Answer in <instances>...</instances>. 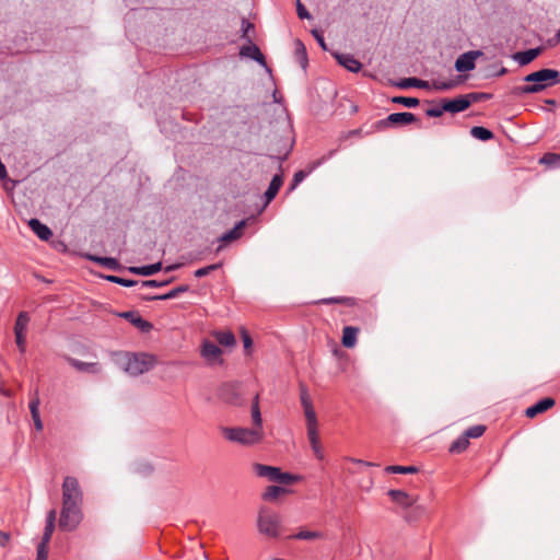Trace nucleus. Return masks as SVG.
Listing matches in <instances>:
<instances>
[{
    "label": "nucleus",
    "mask_w": 560,
    "mask_h": 560,
    "mask_svg": "<svg viewBox=\"0 0 560 560\" xmlns=\"http://www.w3.org/2000/svg\"><path fill=\"white\" fill-rule=\"evenodd\" d=\"M83 492L77 478L67 476L62 482V506L59 528L66 532L74 530L82 521L81 505Z\"/></svg>",
    "instance_id": "obj_1"
},
{
    "label": "nucleus",
    "mask_w": 560,
    "mask_h": 560,
    "mask_svg": "<svg viewBox=\"0 0 560 560\" xmlns=\"http://www.w3.org/2000/svg\"><path fill=\"white\" fill-rule=\"evenodd\" d=\"M221 433L228 441L238 443L243 446L258 444L264 439V431L254 428L222 427Z\"/></svg>",
    "instance_id": "obj_2"
},
{
    "label": "nucleus",
    "mask_w": 560,
    "mask_h": 560,
    "mask_svg": "<svg viewBox=\"0 0 560 560\" xmlns=\"http://www.w3.org/2000/svg\"><path fill=\"white\" fill-rule=\"evenodd\" d=\"M257 529L267 538L280 537L283 530L281 516L267 508H261L257 517Z\"/></svg>",
    "instance_id": "obj_3"
},
{
    "label": "nucleus",
    "mask_w": 560,
    "mask_h": 560,
    "mask_svg": "<svg viewBox=\"0 0 560 560\" xmlns=\"http://www.w3.org/2000/svg\"><path fill=\"white\" fill-rule=\"evenodd\" d=\"M560 73L553 69H541L539 71L527 74L525 82L534 83L521 88V93L533 94L542 91L547 86L552 85L559 78Z\"/></svg>",
    "instance_id": "obj_4"
},
{
    "label": "nucleus",
    "mask_w": 560,
    "mask_h": 560,
    "mask_svg": "<svg viewBox=\"0 0 560 560\" xmlns=\"http://www.w3.org/2000/svg\"><path fill=\"white\" fill-rule=\"evenodd\" d=\"M155 360L147 353L126 354L122 358L121 366L131 376L141 375L154 366Z\"/></svg>",
    "instance_id": "obj_5"
},
{
    "label": "nucleus",
    "mask_w": 560,
    "mask_h": 560,
    "mask_svg": "<svg viewBox=\"0 0 560 560\" xmlns=\"http://www.w3.org/2000/svg\"><path fill=\"white\" fill-rule=\"evenodd\" d=\"M56 517H57L56 510L52 509L47 513L46 526H45L44 535L42 537V541L37 547V559L36 560H47L48 544H49L52 533L55 530Z\"/></svg>",
    "instance_id": "obj_6"
},
{
    "label": "nucleus",
    "mask_w": 560,
    "mask_h": 560,
    "mask_svg": "<svg viewBox=\"0 0 560 560\" xmlns=\"http://www.w3.org/2000/svg\"><path fill=\"white\" fill-rule=\"evenodd\" d=\"M415 121H417V117L412 113H394L388 115L385 119L376 121L374 128L382 130L388 128L389 126L408 125Z\"/></svg>",
    "instance_id": "obj_7"
},
{
    "label": "nucleus",
    "mask_w": 560,
    "mask_h": 560,
    "mask_svg": "<svg viewBox=\"0 0 560 560\" xmlns=\"http://www.w3.org/2000/svg\"><path fill=\"white\" fill-rule=\"evenodd\" d=\"M292 147L293 140L290 137H281L280 139L275 137L271 140L270 155L272 158L279 159L280 161H284L288 158Z\"/></svg>",
    "instance_id": "obj_8"
},
{
    "label": "nucleus",
    "mask_w": 560,
    "mask_h": 560,
    "mask_svg": "<svg viewBox=\"0 0 560 560\" xmlns=\"http://www.w3.org/2000/svg\"><path fill=\"white\" fill-rule=\"evenodd\" d=\"M483 52L481 50H470L462 54L455 61V69L458 72H467L475 69L476 60L481 57Z\"/></svg>",
    "instance_id": "obj_9"
},
{
    "label": "nucleus",
    "mask_w": 560,
    "mask_h": 560,
    "mask_svg": "<svg viewBox=\"0 0 560 560\" xmlns=\"http://www.w3.org/2000/svg\"><path fill=\"white\" fill-rule=\"evenodd\" d=\"M556 405V400L551 397L544 398L525 410L528 418H535L537 415L551 409Z\"/></svg>",
    "instance_id": "obj_10"
},
{
    "label": "nucleus",
    "mask_w": 560,
    "mask_h": 560,
    "mask_svg": "<svg viewBox=\"0 0 560 560\" xmlns=\"http://www.w3.org/2000/svg\"><path fill=\"white\" fill-rule=\"evenodd\" d=\"M470 106V101L467 97H463V95L454 98V100H444L443 101V109L450 113H459L467 109Z\"/></svg>",
    "instance_id": "obj_11"
},
{
    "label": "nucleus",
    "mask_w": 560,
    "mask_h": 560,
    "mask_svg": "<svg viewBox=\"0 0 560 560\" xmlns=\"http://www.w3.org/2000/svg\"><path fill=\"white\" fill-rule=\"evenodd\" d=\"M67 360L69 364L79 372L98 374L102 371V368L97 362H82L73 358H68Z\"/></svg>",
    "instance_id": "obj_12"
},
{
    "label": "nucleus",
    "mask_w": 560,
    "mask_h": 560,
    "mask_svg": "<svg viewBox=\"0 0 560 560\" xmlns=\"http://www.w3.org/2000/svg\"><path fill=\"white\" fill-rule=\"evenodd\" d=\"M221 398L230 405H238L241 401L237 387L232 384H225L221 388Z\"/></svg>",
    "instance_id": "obj_13"
},
{
    "label": "nucleus",
    "mask_w": 560,
    "mask_h": 560,
    "mask_svg": "<svg viewBox=\"0 0 560 560\" xmlns=\"http://www.w3.org/2000/svg\"><path fill=\"white\" fill-rule=\"evenodd\" d=\"M254 470L259 477H265L270 481H277L279 479L280 468L273 466H267L262 464H255Z\"/></svg>",
    "instance_id": "obj_14"
},
{
    "label": "nucleus",
    "mask_w": 560,
    "mask_h": 560,
    "mask_svg": "<svg viewBox=\"0 0 560 560\" xmlns=\"http://www.w3.org/2000/svg\"><path fill=\"white\" fill-rule=\"evenodd\" d=\"M221 349L211 341H205L201 349V354L210 362H217L221 357Z\"/></svg>",
    "instance_id": "obj_15"
},
{
    "label": "nucleus",
    "mask_w": 560,
    "mask_h": 560,
    "mask_svg": "<svg viewBox=\"0 0 560 560\" xmlns=\"http://www.w3.org/2000/svg\"><path fill=\"white\" fill-rule=\"evenodd\" d=\"M388 495L394 502L404 508L412 506L416 502L415 498L410 497L407 492L402 490H389Z\"/></svg>",
    "instance_id": "obj_16"
},
{
    "label": "nucleus",
    "mask_w": 560,
    "mask_h": 560,
    "mask_svg": "<svg viewBox=\"0 0 560 560\" xmlns=\"http://www.w3.org/2000/svg\"><path fill=\"white\" fill-rule=\"evenodd\" d=\"M28 225L32 231L43 241H48L52 236L51 230L37 219H31L28 221Z\"/></svg>",
    "instance_id": "obj_17"
},
{
    "label": "nucleus",
    "mask_w": 560,
    "mask_h": 560,
    "mask_svg": "<svg viewBox=\"0 0 560 560\" xmlns=\"http://www.w3.org/2000/svg\"><path fill=\"white\" fill-rule=\"evenodd\" d=\"M360 329L353 326H346L342 329L341 343L346 348H353L357 345V338Z\"/></svg>",
    "instance_id": "obj_18"
},
{
    "label": "nucleus",
    "mask_w": 560,
    "mask_h": 560,
    "mask_svg": "<svg viewBox=\"0 0 560 560\" xmlns=\"http://www.w3.org/2000/svg\"><path fill=\"white\" fill-rule=\"evenodd\" d=\"M124 318L129 320L135 327L139 328L141 331H149L152 328V325L139 316L135 312H125L121 314Z\"/></svg>",
    "instance_id": "obj_19"
},
{
    "label": "nucleus",
    "mask_w": 560,
    "mask_h": 560,
    "mask_svg": "<svg viewBox=\"0 0 560 560\" xmlns=\"http://www.w3.org/2000/svg\"><path fill=\"white\" fill-rule=\"evenodd\" d=\"M541 52V48H532L525 51H520L514 55V59L522 66L528 65L536 59Z\"/></svg>",
    "instance_id": "obj_20"
},
{
    "label": "nucleus",
    "mask_w": 560,
    "mask_h": 560,
    "mask_svg": "<svg viewBox=\"0 0 560 560\" xmlns=\"http://www.w3.org/2000/svg\"><path fill=\"white\" fill-rule=\"evenodd\" d=\"M246 225V221L245 220H242L241 222H238L234 229H232L231 231L224 233L221 237H220V242H222L223 244H228V243H231L233 241H236L237 238L241 237L242 235V232H243V229L245 228Z\"/></svg>",
    "instance_id": "obj_21"
},
{
    "label": "nucleus",
    "mask_w": 560,
    "mask_h": 560,
    "mask_svg": "<svg viewBox=\"0 0 560 560\" xmlns=\"http://www.w3.org/2000/svg\"><path fill=\"white\" fill-rule=\"evenodd\" d=\"M250 413H252V421H253L252 428L259 429V431H264L258 395H256L253 399Z\"/></svg>",
    "instance_id": "obj_22"
},
{
    "label": "nucleus",
    "mask_w": 560,
    "mask_h": 560,
    "mask_svg": "<svg viewBox=\"0 0 560 560\" xmlns=\"http://www.w3.org/2000/svg\"><path fill=\"white\" fill-rule=\"evenodd\" d=\"M283 184V178L281 175H275L271 179L267 191L265 192L266 203H269L278 194L279 189Z\"/></svg>",
    "instance_id": "obj_23"
},
{
    "label": "nucleus",
    "mask_w": 560,
    "mask_h": 560,
    "mask_svg": "<svg viewBox=\"0 0 560 560\" xmlns=\"http://www.w3.org/2000/svg\"><path fill=\"white\" fill-rule=\"evenodd\" d=\"M38 407H39V398H38V395L36 393L35 396L30 401V410H31L32 419L34 421V425H35L36 430L37 431H42L43 430V422L40 420Z\"/></svg>",
    "instance_id": "obj_24"
},
{
    "label": "nucleus",
    "mask_w": 560,
    "mask_h": 560,
    "mask_svg": "<svg viewBox=\"0 0 560 560\" xmlns=\"http://www.w3.org/2000/svg\"><path fill=\"white\" fill-rule=\"evenodd\" d=\"M338 62L351 72H358L361 63L350 55H336Z\"/></svg>",
    "instance_id": "obj_25"
},
{
    "label": "nucleus",
    "mask_w": 560,
    "mask_h": 560,
    "mask_svg": "<svg viewBox=\"0 0 560 560\" xmlns=\"http://www.w3.org/2000/svg\"><path fill=\"white\" fill-rule=\"evenodd\" d=\"M161 269H162V264L156 262V264L143 266V267H130L129 271L135 275L152 276V275L156 273L158 271H160Z\"/></svg>",
    "instance_id": "obj_26"
},
{
    "label": "nucleus",
    "mask_w": 560,
    "mask_h": 560,
    "mask_svg": "<svg viewBox=\"0 0 560 560\" xmlns=\"http://www.w3.org/2000/svg\"><path fill=\"white\" fill-rule=\"evenodd\" d=\"M291 539H299V540H316V539H323L324 534L318 530H307L302 529L295 535L290 536Z\"/></svg>",
    "instance_id": "obj_27"
},
{
    "label": "nucleus",
    "mask_w": 560,
    "mask_h": 560,
    "mask_svg": "<svg viewBox=\"0 0 560 560\" xmlns=\"http://www.w3.org/2000/svg\"><path fill=\"white\" fill-rule=\"evenodd\" d=\"M241 55L264 62L265 58L256 45H247L241 48Z\"/></svg>",
    "instance_id": "obj_28"
},
{
    "label": "nucleus",
    "mask_w": 560,
    "mask_h": 560,
    "mask_svg": "<svg viewBox=\"0 0 560 560\" xmlns=\"http://www.w3.org/2000/svg\"><path fill=\"white\" fill-rule=\"evenodd\" d=\"M90 259L112 270H117L120 268V265L117 261V259L112 257L91 256Z\"/></svg>",
    "instance_id": "obj_29"
},
{
    "label": "nucleus",
    "mask_w": 560,
    "mask_h": 560,
    "mask_svg": "<svg viewBox=\"0 0 560 560\" xmlns=\"http://www.w3.org/2000/svg\"><path fill=\"white\" fill-rule=\"evenodd\" d=\"M214 337L221 346L232 347L235 345V337L231 331H217Z\"/></svg>",
    "instance_id": "obj_30"
},
{
    "label": "nucleus",
    "mask_w": 560,
    "mask_h": 560,
    "mask_svg": "<svg viewBox=\"0 0 560 560\" xmlns=\"http://www.w3.org/2000/svg\"><path fill=\"white\" fill-rule=\"evenodd\" d=\"M470 135L479 140L487 141L493 138L492 131L485 127L475 126L470 129Z\"/></svg>",
    "instance_id": "obj_31"
},
{
    "label": "nucleus",
    "mask_w": 560,
    "mask_h": 560,
    "mask_svg": "<svg viewBox=\"0 0 560 560\" xmlns=\"http://www.w3.org/2000/svg\"><path fill=\"white\" fill-rule=\"evenodd\" d=\"M288 490L277 486H269L262 494V499L267 501L277 500L279 495L287 493Z\"/></svg>",
    "instance_id": "obj_32"
},
{
    "label": "nucleus",
    "mask_w": 560,
    "mask_h": 560,
    "mask_svg": "<svg viewBox=\"0 0 560 560\" xmlns=\"http://www.w3.org/2000/svg\"><path fill=\"white\" fill-rule=\"evenodd\" d=\"M468 445H469V440L465 434H463L451 444L450 452L459 454V453L464 452L468 447Z\"/></svg>",
    "instance_id": "obj_33"
},
{
    "label": "nucleus",
    "mask_w": 560,
    "mask_h": 560,
    "mask_svg": "<svg viewBox=\"0 0 560 560\" xmlns=\"http://www.w3.org/2000/svg\"><path fill=\"white\" fill-rule=\"evenodd\" d=\"M187 290H188L187 285H180V287L174 288L166 294L156 295V296H147L144 299L145 300H170V299H174V298L178 296L179 293L186 292Z\"/></svg>",
    "instance_id": "obj_34"
},
{
    "label": "nucleus",
    "mask_w": 560,
    "mask_h": 560,
    "mask_svg": "<svg viewBox=\"0 0 560 560\" xmlns=\"http://www.w3.org/2000/svg\"><path fill=\"white\" fill-rule=\"evenodd\" d=\"M30 317L25 312H21L14 325V332H26Z\"/></svg>",
    "instance_id": "obj_35"
},
{
    "label": "nucleus",
    "mask_w": 560,
    "mask_h": 560,
    "mask_svg": "<svg viewBox=\"0 0 560 560\" xmlns=\"http://www.w3.org/2000/svg\"><path fill=\"white\" fill-rule=\"evenodd\" d=\"M385 471L390 472V474H416V472H418V468L416 466L393 465V466H387L385 468Z\"/></svg>",
    "instance_id": "obj_36"
},
{
    "label": "nucleus",
    "mask_w": 560,
    "mask_h": 560,
    "mask_svg": "<svg viewBox=\"0 0 560 560\" xmlns=\"http://www.w3.org/2000/svg\"><path fill=\"white\" fill-rule=\"evenodd\" d=\"M398 86L400 89H408V88H411V86H415V88H428V82L419 80V79H416V78H408V79L401 80L398 83Z\"/></svg>",
    "instance_id": "obj_37"
},
{
    "label": "nucleus",
    "mask_w": 560,
    "mask_h": 560,
    "mask_svg": "<svg viewBox=\"0 0 560 560\" xmlns=\"http://www.w3.org/2000/svg\"><path fill=\"white\" fill-rule=\"evenodd\" d=\"M392 102L410 108L419 105V100L416 97L395 96L392 98Z\"/></svg>",
    "instance_id": "obj_38"
},
{
    "label": "nucleus",
    "mask_w": 560,
    "mask_h": 560,
    "mask_svg": "<svg viewBox=\"0 0 560 560\" xmlns=\"http://www.w3.org/2000/svg\"><path fill=\"white\" fill-rule=\"evenodd\" d=\"M486 431V427L482 424L474 425L469 429H467L464 434L469 439H478L480 438Z\"/></svg>",
    "instance_id": "obj_39"
},
{
    "label": "nucleus",
    "mask_w": 560,
    "mask_h": 560,
    "mask_svg": "<svg viewBox=\"0 0 560 560\" xmlns=\"http://www.w3.org/2000/svg\"><path fill=\"white\" fill-rule=\"evenodd\" d=\"M306 419V427L318 425L315 410L312 406L303 407Z\"/></svg>",
    "instance_id": "obj_40"
},
{
    "label": "nucleus",
    "mask_w": 560,
    "mask_h": 560,
    "mask_svg": "<svg viewBox=\"0 0 560 560\" xmlns=\"http://www.w3.org/2000/svg\"><path fill=\"white\" fill-rule=\"evenodd\" d=\"M105 279L110 282L124 285V287H132L138 283L136 280H129V279L120 278L117 276H106Z\"/></svg>",
    "instance_id": "obj_41"
},
{
    "label": "nucleus",
    "mask_w": 560,
    "mask_h": 560,
    "mask_svg": "<svg viewBox=\"0 0 560 560\" xmlns=\"http://www.w3.org/2000/svg\"><path fill=\"white\" fill-rule=\"evenodd\" d=\"M323 304H346L352 305L353 300L350 298H327L319 301Z\"/></svg>",
    "instance_id": "obj_42"
},
{
    "label": "nucleus",
    "mask_w": 560,
    "mask_h": 560,
    "mask_svg": "<svg viewBox=\"0 0 560 560\" xmlns=\"http://www.w3.org/2000/svg\"><path fill=\"white\" fill-rule=\"evenodd\" d=\"M317 428L318 425L306 427L307 439L310 441V444H316L319 442Z\"/></svg>",
    "instance_id": "obj_43"
},
{
    "label": "nucleus",
    "mask_w": 560,
    "mask_h": 560,
    "mask_svg": "<svg viewBox=\"0 0 560 560\" xmlns=\"http://www.w3.org/2000/svg\"><path fill=\"white\" fill-rule=\"evenodd\" d=\"M455 85H456V83L454 81H448V82L433 81L432 82L433 89H435L438 91H448V90L453 89Z\"/></svg>",
    "instance_id": "obj_44"
},
{
    "label": "nucleus",
    "mask_w": 560,
    "mask_h": 560,
    "mask_svg": "<svg viewBox=\"0 0 560 560\" xmlns=\"http://www.w3.org/2000/svg\"><path fill=\"white\" fill-rule=\"evenodd\" d=\"M220 266H221V264H213V265L197 269L195 271V276L197 278L205 277V276L209 275L211 271L217 270Z\"/></svg>",
    "instance_id": "obj_45"
},
{
    "label": "nucleus",
    "mask_w": 560,
    "mask_h": 560,
    "mask_svg": "<svg viewBox=\"0 0 560 560\" xmlns=\"http://www.w3.org/2000/svg\"><path fill=\"white\" fill-rule=\"evenodd\" d=\"M296 479H298V477H295L293 475H290V474H287V472H282L280 470L279 479H277L276 482L284 483V485H290V483L294 482Z\"/></svg>",
    "instance_id": "obj_46"
},
{
    "label": "nucleus",
    "mask_w": 560,
    "mask_h": 560,
    "mask_svg": "<svg viewBox=\"0 0 560 560\" xmlns=\"http://www.w3.org/2000/svg\"><path fill=\"white\" fill-rule=\"evenodd\" d=\"M296 55L301 59V63L304 67L306 63V49L300 40L296 42Z\"/></svg>",
    "instance_id": "obj_47"
},
{
    "label": "nucleus",
    "mask_w": 560,
    "mask_h": 560,
    "mask_svg": "<svg viewBox=\"0 0 560 560\" xmlns=\"http://www.w3.org/2000/svg\"><path fill=\"white\" fill-rule=\"evenodd\" d=\"M540 162L545 164H556L560 162V155L556 153H548L541 158Z\"/></svg>",
    "instance_id": "obj_48"
},
{
    "label": "nucleus",
    "mask_w": 560,
    "mask_h": 560,
    "mask_svg": "<svg viewBox=\"0 0 560 560\" xmlns=\"http://www.w3.org/2000/svg\"><path fill=\"white\" fill-rule=\"evenodd\" d=\"M300 399L303 407L312 406V401L305 386H301Z\"/></svg>",
    "instance_id": "obj_49"
},
{
    "label": "nucleus",
    "mask_w": 560,
    "mask_h": 560,
    "mask_svg": "<svg viewBox=\"0 0 560 560\" xmlns=\"http://www.w3.org/2000/svg\"><path fill=\"white\" fill-rule=\"evenodd\" d=\"M14 335H15V342H16L20 351L24 352L25 351V342H26V339H25L26 332H14Z\"/></svg>",
    "instance_id": "obj_50"
},
{
    "label": "nucleus",
    "mask_w": 560,
    "mask_h": 560,
    "mask_svg": "<svg viewBox=\"0 0 560 560\" xmlns=\"http://www.w3.org/2000/svg\"><path fill=\"white\" fill-rule=\"evenodd\" d=\"M242 339H243V343H244V348L246 349V351L248 352L249 349L252 348L253 346V340H252V337L249 336V334L247 332L246 329H242Z\"/></svg>",
    "instance_id": "obj_51"
},
{
    "label": "nucleus",
    "mask_w": 560,
    "mask_h": 560,
    "mask_svg": "<svg viewBox=\"0 0 560 560\" xmlns=\"http://www.w3.org/2000/svg\"><path fill=\"white\" fill-rule=\"evenodd\" d=\"M296 12L300 19H310L311 15L300 0L296 1Z\"/></svg>",
    "instance_id": "obj_52"
},
{
    "label": "nucleus",
    "mask_w": 560,
    "mask_h": 560,
    "mask_svg": "<svg viewBox=\"0 0 560 560\" xmlns=\"http://www.w3.org/2000/svg\"><path fill=\"white\" fill-rule=\"evenodd\" d=\"M463 97H467L470 101V105L472 103H476L480 100L488 98V95L485 93H469L466 95H463Z\"/></svg>",
    "instance_id": "obj_53"
},
{
    "label": "nucleus",
    "mask_w": 560,
    "mask_h": 560,
    "mask_svg": "<svg viewBox=\"0 0 560 560\" xmlns=\"http://www.w3.org/2000/svg\"><path fill=\"white\" fill-rule=\"evenodd\" d=\"M444 112H446V110L443 109V105H442L441 107H432V108L427 109L425 114L429 117H440L443 115Z\"/></svg>",
    "instance_id": "obj_54"
},
{
    "label": "nucleus",
    "mask_w": 560,
    "mask_h": 560,
    "mask_svg": "<svg viewBox=\"0 0 560 560\" xmlns=\"http://www.w3.org/2000/svg\"><path fill=\"white\" fill-rule=\"evenodd\" d=\"M306 174L303 171H299L294 174L293 183L291 185V189H294L304 178Z\"/></svg>",
    "instance_id": "obj_55"
},
{
    "label": "nucleus",
    "mask_w": 560,
    "mask_h": 560,
    "mask_svg": "<svg viewBox=\"0 0 560 560\" xmlns=\"http://www.w3.org/2000/svg\"><path fill=\"white\" fill-rule=\"evenodd\" d=\"M311 447H312V451H313L314 455L316 456V458H318V459L324 458V452H323L320 442H318L316 444H311Z\"/></svg>",
    "instance_id": "obj_56"
},
{
    "label": "nucleus",
    "mask_w": 560,
    "mask_h": 560,
    "mask_svg": "<svg viewBox=\"0 0 560 560\" xmlns=\"http://www.w3.org/2000/svg\"><path fill=\"white\" fill-rule=\"evenodd\" d=\"M167 283H168V281L158 282L156 280H147V281H142L141 282V287L142 288H145V287H162V285H165Z\"/></svg>",
    "instance_id": "obj_57"
},
{
    "label": "nucleus",
    "mask_w": 560,
    "mask_h": 560,
    "mask_svg": "<svg viewBox=\"0 0 560 560\" xmlns=\"http://www.w3.org/2000/svg\"><path fill=\"white\" fill-rule=\"evenodd\" d=\"M312 34H313V36L316 38V40L318 42V44H319L324 49H326V44H325V42H324V37H323L322 33H320L319 31H317V30H313V31H312Z\"/></svg>",
    "instance_id": "obj_58"
},
{
    "label": "nucleus",
    "mask_w": 560,
    "mask_h": 560,
    "mask_svg": "<svg viewBox=\"0 0 560 560\" xmlns=\"http://www.w3.org/2000/svg\"><path fill=\"white\" fill-rule=\"evenodd\" d=\"M9 541H10V534L0 530V546L4 547L9 544Z\"/></svg>",
    "instance_id": "obj_59"
},
{
    "label": "nucleus",
    "mask_w": 560,
    "mask_h": 560,
    "mask_svg": "<svg viewBox=\"0 0 560 560\" xmlns=\"http://www.w3.org/2000/svg\"><path fill=\"white\" fill-rule=\"evenodd\" d=\"M254 31V25L252 23H246L243 32V37L249 38V32Z\"/></svg>",
    "instance_id": "obj_60"
},
{
    "label": "nucleus",
    "mask_w": 560,
    "mask_h": 560,
    "mask_svg": "<svg viewBox=\"0 0 560 560\" xmlns=\"http://www.w3.org/2000/svg\"><path fill=\"white\" fill-rule=\"evenodd\" d=\"M350 460H351L352 463H354V464L363 465V466H366V467H370V466H373V465H374L373 463L365 462V460H362V459H357V458H351Z\"/></svg>",
    "instance_id": "obj_61"
},
{
    "label": "nucleus",
    "mask_w": 560,
    "mask_h": 560,
    "mask_svg": "<svg viewBox=\"0 0 560 560\" xmlns=\"http://www.w3.org/2000/svg\"><path fill=\"white\" fill-rule=\"evenodd\" d=\"M362 135V129L359 128V129H354V130H351L348 132V136L349 137H357V136H361Z\"/></svg>",
    "instance_id": "obj_62"
},
{
    "label": "nucleus",
    "mask_w": 560,
    "mask_h": 560,
    "mask_svg": "<svg viewBox=\"0 0 560 560\" xmlns=\"http://www.w3.org/2000/svg\"><path fill=\"white\" fill-rule=\"evenodd\" d=\"M506 73V69L505 68H502L500 71H499V75H502V74H505Z\"/></svg>",
    "instance_id": "obj_63"
},
{
    "label": "nucleus",
    "mask_w": 560,
    "mask_h": 560,
    "mask_svg": "<svg viewBox=\"0 0 560 560\" xmlns=\"http://www.w3.org/2000/svg\"><path fill=\"white\" fill-rule=\"evenodd\" d=\"M270 560H285V559H282V558H272Z\"/></svg>",
    "instance_id": "obj_64"
}]
</instances>
